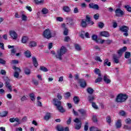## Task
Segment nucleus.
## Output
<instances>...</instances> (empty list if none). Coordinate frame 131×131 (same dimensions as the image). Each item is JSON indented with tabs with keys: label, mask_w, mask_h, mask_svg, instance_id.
I'll use <instances>...</instances> for the list:
<instances>
[{
	"label": "nucleus",
	"mask_w": 131,
	"mask_h": 131,
	"mask_svg": "<svg viewBox=\"0 0 131 131\" xmlns=\"http://www.w3.org/2000/svg\"><path fill=\"white\" fill-rule=\"evenodd\" d=\"M85 35V32L83 31H81L80 36L81 38H84V35Z\"/></svg>",
	"instance_id": "obj_52"
},
{
	"label": "nucleus",
	"mask_w": 131,
	"mask_h": 131,
	"mask_svg": "<svg viewBox=\"0 0 131 131\" xmlns=\"http://www.w3.org/2000/svg\"><path fill=\"white\" fill-rule=\"evenodd\" d=\"M90 9H94L95 10H99V5L94 3H90L89 5Z\"/></svg>",
	"instance_id": "obj_13"
},
{
	"label": "nucleus",
	"mask_w": 131,
	"mask_h": 131,
	"mask_svg": "<svg viewBox=\"0 0 131 131\" xmlns=\"http://www.w3.org/2000/svg\"><path fill=\"white\" fill-rule=\"evenodd\" d=\"M9 33H10V36H11L13 39H17V38H18V34H17V33H16V31H10L9 32Z\"/></svg>",
	"instance_id": "obj_10"
},
{
	"label": "nucleus",
	"mask_w": 131,
	"mask_h": 131,
	"mask_svg": "<svg viewBox=\"0 0 131 131\" xmlns=\"http://www.w3.org/2000/svg\"><path fill=\"white\" fill-rule=\"evenodd\" d=\"M19 73L14 72L13 76L15 78H18V77H19Z\"/></svg>",
	"instance_id": "obj_60"
},
{
	"label": "nucleus",
	"mask_w": 131,
	"mask_h": 131,
	"mask_svg": "<svg viewBox=\"0 0 131 131\" xmlns=\"http://www.w3.org/2000/svg\"><path fill=\"white\" fill-rule=\"evenodd\" d=\"M70 97H71V94H70V92H67L64 94V97L66 100H68Z\"/></svg>",
	"instance_id": "obj_25"
},
{
	"label": "nucleus",
	"mask_w": 131,
	"mask_h": 131,
	"mask_svg": "<svg viewBox=\"0 0 131 131\" xmlns=\"http://www.w3.org/2000/svg\"><path fill=\"white\" fill-rule=\"evenodd\" d=\"M8 115V112L7 111H3L2 113H0V116L1 117H6Z\"/></svg>",
	"instance_id": "obj_33"
},
{
	"label": "nucleus",
	"mask_w": 131,
	"mask_h": 131,
	"mask_svg": "<svg viewBox=\"0 0 131 131\" xmlns=\"http://www.w3.org/2000/svg\"><path fill=\"white\" fill-rule=\"evenodd\" d=\"M63 11L66 13H70L71 12V9L67 6H65L63 7Z\"/></svg>",
	"instance_id": "obj_18"
},
{
	"label": "nucleus",
	"mask_w": 131,
	"mask_h": 131,
	"mask_svg": "<svg viewBox=\"0 0 131 131\" xmlns=\"http://www.w3.org/2000/svg\"><path fill=\"white\" fill-rule=\"evenodd\" d=\"M75 48L77 51H81V47L78 44H75Z\"/></svg>",
	"instance_id": "obj_45"
},
{
	"label": "nucleus",
	"mask_w": 131,
	"mask_h": 131,
	"mask_svg": "<svg viewBox=\"0 0 131 131\" xmlns=\"http://www.w3.org/2000/svg\"><path fill=\"white\" fill-rule=\"evenodd\" d=\"M86 92L90 95H93V94H94V89H93L92 88L89 87L87 88Z\"/></svg>",
	"instance_id": "obj_24"
},
{
	"label": "nucleus",
	"mask_w": 131,
	"mask_h": 131,
	"mask_svg": "<svg viewBox=\"0 0 131 131\" xmlns=\"http://www.w3.org/2000/svg\"><path fill=\"white\" fill-rule=\"evenodd\" d=\"M12 69H14V70H15V72H16V73H20V72H21L20 68L16 67V66L13 67Z\"/></svg>",
	"instance_id": "obj_31"
},
{
	"label": "nucleus",
	"mask_w": 131,
	"mask_h": 131,
	"mask_svg": "<svg viewBox=\"0 0 131 131\" xmlns=\"http://www.w3.org/2000/svg\"><path fill=\"white\" fill-rule=\"evenodd\" d=\"M67 22L68 25L70 26H74V22H73V19L71 17H67Z\"/></svg>",
	"instance_id": "obj_11"
},
{
	"label": "nucleus",
	"mask_w": 131,
	"mask_h": 131,
	"mask_svg": "<svg viewBox=\"0 0 131 131\" xmlns=\"http://www.w3.org/2000/svg\"><path fill=\"white\" fill-rule=\"evenodd\" d=\"M21 20L23 21H25V22H26V21H27V16L24 14H23L21 15Z\"/></svg>",
	"instance_id": "obj_40"
},
{
	"label": "nucleus",
	"mask_w": 131,
	"mask_h": 131,
	"mask_svg": "<svg viewBox=\"0 0 131 131\" xmlns=\"http://www.w3.org/2000/svg\"><path fill=\"white\" fill-rule=\"evenodd\" d=\"M94 60H95V61H97V62H102L103 61L102 60V59H101V57H100V56H96L94 58Z\"/></svg>",
	"instance_id": "obj_49"
},
{
	"label": "nucleus",
	"mask_w": 131,
	"mask_h": 131,
	"mask_svg": "<svg viewBox=\"0 0 131 131\" xmlns=\"http://www.w3.org/2000/svg\"><path fill=\"white\" fill-rule=\"evenodd\" d=\"M103 80L105 83L108 84L111 82V80L108 78V76L107 75H105L103 77Z\"/></svg>",
	"instance_id": "obj_15"
},
{
	"label": "nucleus",
	"mask_w": 131,
	"mask_h": 131,
	"mask_svg": "<svg viewBox=\"0 0 131 131\" xmlns=\"http://www.w3.org/2000/svg\"><path fill=\"white\" fill-rule=\"evenodd\" d=\"M79 10H78V8L76 7L74 8V13L75 14H77V13H79Z\"/></svg>",
	"instance_id": "obj_61"
},
{
	"label": "nucleus",
	"mask_w": 131,
	"mask_h": 131,
	"mask_svg": "<svg viewBox=\"0 0 131 131\" xmlns=\"http://www.w3.org/2000/svg\"><path fill=\"white\" fill-rule=\"evenodd\" d=\"M80 86L81 88H82V89H84L86 86V82L83 79H79L78 81Z\"/></svg>",
	"instance_id": "obj_12"
},
{
	"label": "nucleus",
	"mask_w": 131,
	"mask_h": 131,
	"mask_svg": "<svg viewBox=\"0 0 131 131\" xmlns=\"http://www.w3.org/2000/svg\"><path fill=\"white\" fill-rule=\"evenodd\" d=\"M40 70L43 71L44 72H47V71H48V69L45 67H40Z\"/></svg>",
	"instance_id": "obj_50"
},
{
	"label": "nucleus",
	"mask_w": 131,
	"mask_h": 131,
	"mask_svg": "<svg viewBox=\"0 0 131 131\" xmlns=\"http://www.w3.org/2000/svg\"><path fill=\"white\" fill-rule=\"evenodd\" d=\"M28 96L27 95H24L21 98L20 100L21 102H24V101H26V100H28L27 98Z\"/></svg>",
	"instance_id": "obj_42"
},
{
	"label": "nucleus",
	"mask_w": 131,
	"mask_h": 131,
	"mask_svg": "<svg viewBox=\"0 0 131 131\" xmlns=\"http://www.w3.org/2000/svg\"><path fill=\"white\" fill-rule=\"evenodd\" d=\"M34 2L36 5H43L45 3V0H34Z\"/></svg>",
	"instance_id": "obj_20"
},
{
	"label": "nucleus",
	"mask_w": 131,
	"mask_h": 131,
	"mask_svg": "<svg viewBox=\"0 0 131 131\" xmlns=\"http://www.w3.org/2000/svg\"><path fill=\"white\" fill-rule=\"evenodd\" d=\"M3 80L5 81V86L8 89L9 92H12L13 90L12 89V85L10 83V79L7 77H4Z\"/></svg>",
	"instance_id": "obj_5"
},
{
	"label": "nucleus",
	"mask_w": 131,
	"mask_h": 131,
	"mask_svg": "<svg viewBox=\"0 0 131 131\" xmlns=\"http://www.w3.org/2000/svg\"><path fill=\"white\" fill-rule=\"evenodd\" d=\"M30 98L31 101H35V97L34 96V94L31 93L30 95Z\"/></svg>",
	"instance_id": "obj_47"
},
{
	"label": "nucleus",
	"mask_w": 131,
	"mask_h": 131,
	"mask_svg": "<svg viewBox=\"0 0 131 131\" xmlns=\"http://www.w3.org/2000/svg\"><path fill=\"white\" fill-rule=\"evenodd\" d=\"M92 120L93 122H98V119H97V117L96 116H93Z\"/></svg>",
	"instance_id": "obj_57"
},
{
	"label": "nucleus",
	"mask_w": 131,
	"mask_h": 131,
	"mask_svg": "<svg viewBox=\"0 0 131 131\" xmlns=\"http://www.w3.org/2000/svg\"><path fill=\"white\" fill-rule=\"evenodd\" d=\"M63 34L64 35H67L68 34V30L67 29V28L64 29V30L63 31Z\"/></svg>",
	"instance_id": "obj_63"
},
{
	"label": "nucleus",
	"mask_w": 131,
	"mask_h": 131,
	"mask_svg": "<svg viewBox=\"0 0 131 131\" xmlns=\"http://www.w3.org/2000/svg\"><path fill=\"white\" fill-rule=\"evenodd\" d=\"M115 13L117 17H122L124 15V12L120 8H117L115 10Z\"/></svg>",
	"instance_id": "obj_9"
},
{
	"label": "nucleus",
	"mask_w": 131,
	"mask_h": 131,
	"mask_svg": "<svg viewBox=\"0 0 131 131\" xmlns=\"http://www.w3.org/2000/svg\"><path fill=\"white\" fill-rule=\"evenodd\" d=\"M119 114L120 116H123V117L126 116V113L124 111H120L119 112Z\"/></svg>",
	"instance_id": "obj_44"
},
{
	"label": "nucleus",
	"mask_w": 131,
	"mask_h": 131,
	"mask_svg": "<svg viewBox=\"0 0 131 131\" xmlns=\"http://www.w3.org/2000/svg\"><path fill=\"white\" fill-rule=\"evenodd\" d=\"M32 61L34 66H35V67H37V66H38V63L37 62V60L35 57L34 56L32 57Z\"/></svg>",
	"instance_id": "obj_19"
},
{
	"label": "nucleus",
	"mask_w": 131,
	"mask_h": 131,
	"mask_svg": "<svg viewBox=\"0 0 131 131\" xmlns=\"http://www.w3.org/2000/svg\"><path fill=\"white\" fill-rule=\"evenodd\" d=\"M94 72L96 74H97L98 76H101L102 75V74H101V72H100V70L99 69H95L94 70Z\"/></svg>",
	"instance_id": "obj_34"
},
{
	"label": "nucleus",
	"mask_w": 131,
	"mask_h": 131,
	"mask_svg": "<svg viewBox=\"0 0 131 131\" xmlns=\"http://www.w3.org/2000/svg\"><path fill=\"white\" fill-rule=\"evenodd\" d=\"M125 9H126V10L128 11V12H131V7H129V6H125Z\"/></svg>",
	"instance_id": "obj_55"
},
{
	"label": "nucleus",
	"mask_w": 131,
	"mask_h": 131,
	"mask_svg": "<svg viewBox=\"0 0 131 131\" xmlns=\"http://www.w3.org/2000/svg\"><path fill=\"white\" fill-rule=\"evenodd\" d=\"M115 125L117 128H120L121 127V120H118Z\"/></svg>",
	"instance_id": "obj_21"
},
{
	"label": "nucleus",
	"mask_w": 131,
	"mask_h": 131,
	"mask_svg": "<svg viewBox=\"0 0 131 131\" xmlns=\"http://www.w3.org/2000/svg\"><path fill=\"white\" fill-rule=\"evenodd\" d=\"M88 101L90 103H93L95 100V96L93 95H89L88 98Z\"/></svg>",
	"instance_id": "obj_16"
},
{
	"label": "nucleus",
	"mask_w": 131,
	"mask_h": 131,
	"mask_svg": "<svg viewBox=\"0 0 131 131\" xmlns=\"http://www.w3.org/2000/svg\"><path fill=\"white\" fill-rule=\"evenodd\" d=\"M64 41H70V37L69 36L65 37Z\"/></svg>",
	"instance_id": "obj_64"
},
{
	"label": "nucleus",
	"mask_w": 131,
	"mask_h": 131,
	"mask_svg": "<svg viewBox=\"0 0 131 131\" xmlns=\"http://www.w3.org/2000/svg\"><path fill=\"white\" fill-rule=\"evenodd\" d=\"M43 36L45 37V38H51L52 37V33H51V30L49 29H47L43 32Z\"/></svg>",
	"instance_id": "obj_8"
},
{
	"label": "nucleus",
	"mask_w": 131,
	"mask_h": 131,
	"mask_svg": "<svg viewBox=\"0 0 131 131\" xmlns=\"http://www.w3.org/2000/svg\"><path fill=\"white\" fill-rule=\"evenodd\" d=\"M101 36H104V37H109L110 36V34L107 31H102L100 33Z\"/></svg>",
	"instance_id": "obj_14"
},
{
	"label": "nucleus",
	"mask_w": 131,
	"mask_h": 131,
	"mask_svg": "<svg viewBox=\"0 0 131 131\" xmlns=\"http://www.w3.org/2000/svg\"><path fill=\"white\" fill-rule=\"evenodd\" d=\"M126 50H127V48H126V47H124L118 51V55L116 54L113 55V61L114 63H116V64L119 63V58L122 56V53H124Z\"/></svg>",
	"instance_id": "obj_1"
},
{
	"label": "nucleus",
	"mask_w": 131,
	"mask_h": 131,
	"mask_svg": "<svg viewBox=\"0 0 131 131\" xmlns=\"http://www.w3.org/2000/svg\"><path fill=\"white\" fill-rule=\"evenodd\" d=\"M25 56L27 58H30L31 57V53H30V51L29 50H27L25 52Z\"/></svg>",
	"instance_id": "obj_29"
},
{
	"label": "nucleus",
	"mask_w": 131,
	"mask_h": 131,
	"mask_svg": "<svg viewBox=\"0 0 131 131\" xmlns=\"http://www.w3.org/2000/svg\"><path fill=\"white\" fill-rule=\"evenodd\" d=\"M98 27L99 28H103L104 27V23L102 22H99L98 23Z\"/></svg>",
	"instance_id": "obj_58"
},
{
	"label": "nucleus",
	"mask_w": 131,
	"mask_h": 131,
	"mask_svg": "<svg viewBox=\"0 0 131 131\" xmlns=\"http://www.w3.org/2000/svg\"><path fill=\"white\" fill-rule=\"evenodd\" d=\"M56 129L58 131H64V127L61 125H58L56 127Z\"/></svg>",
	"instance_id": "obj_32"
},
{
	"label": "nucleus",
	"mask_w": 131,
	"mask_h": 131,
	"mask_svg": "<svg viewBox=\"0 0 131 131\" xmlns=\"http://www.w3.org/2000/svg\"><path fill=\"white\" fill-rule=\"evenodd\" d=\"M125 122L126 124H131V119L128 118L125 120Z\"/></svg>",
	"instance_id": "obj_48"
},
{
	"label": "nucleus",
	"mask_w": 131,
	"mask_h": 131,
	"mask_svg": "<svg viewBox=\"0 0 131 131\" xmlns=\"http://www.w3.org/2000/svg\"><path fill=\"white\" fill-rule=\"evenodd\" d=\"M24 72L25 73V74L27 75H29L30 74V70L27 68H26L24 70Z\"/></svg>",
	"instance_id": "obj_41"
},
{
	"label": "nucleus",
	"mask_w": 131,
	"mask_h": 131,
	"mask_svg": "<svg viewBox=\"0 0 131 131\" xmlns=\"http://www.w3.org/2000/svg\"><path fill=\"white\" fill-rule=\"evenodd\" d=\"M50 118H51V113H47L44 117V119L47 121V120H49Z\"/></svg>",
	"instance_id": "obj_27"
},
{
	"label": "nucleus",
	"mask_w": 131,
	"mask_h": 131,
	"mask_svg": "<svg viewBox=\"0 0 131 131\" xmlns=\"http://www.w3.org/2000/svg\"><path fill=\"white\" fill-rule=\"evenodd\" d=\"M74 122L76 123L75 127V129H77V130H79V129L81 128V124H82L81 121L78 118H76L74 120Z\"/></svg>",
	"instance_id": "obj_7"
},
{
	"label": "nucleus",
	"mask_w": 131,
	"mask_h": 131,
	"mask_svg": "<svg viewBox=\"0 0 131 131\" xmlns=\"http://www.w3.org/2000/svg\"><path fill=\"white\" fill-rule=\"evenodd\" d=\"M67 52V49L65 47L62 46L60 50H58L57 51V54L55 55V57L58 60H62V56L65 54Z\"/></svg>",
	"instance_id": "obj_3"
},
{
	"label": "nucleus",
	"mask_w": 131,
	"mask_h": 131,
	"mask_svg": "<svg viewBox=\"0 0 131 131\" xmlns=\"http://www.w3.org/2000/svg\"><path fill=\"white\" fill-rule=\"evenodd\" d=\"M78 111L81 114L82 116H85L86 115V112L83 109L78 110Z\"/></svg>",
	"instance_id": "obj_23"
},
{
	"label": "nucleus",
	"mask_w": 131,
	"mask_h": 131,
	"mask_svg": "<svg viewBox=\"0 0 131 131\" xmlns=\"http://www.w3.org/2000/svg\"><path fill=\"white\" fill-rule=\"evenodd\" d=\"M37 43L35 41H31L29 44V47L30 48H33L34 47H36Z\"/></svg>",
	"instance_id": "obj_17"
},
{
	"label": "nucleus",
	"mask_w": 131,
	"mask_h": 131,
	"mask_svg": "<svg viewBox=\"0 0 131 131\" xmlns=\"http://www.w3.org/2000/svg\"><path fill=\"white\" fill-rule=\"evenodd\" d=\"M120 31H121V32H124V35L125 36H127L128 35V30H129V28L126 26H122L119 28Z\"/></svg>",
	"instance_id": "obj_6"
},
{
	"label": "nucleus",
	"mask_w": 131,
	"mask_h": 131,
	"mask_svg": "<svg viewBox=\"0 0 131 131\" xmlns=\"http://www.w3.org/2000/svg\"><path fill=\"white\" fill-rule=\"evenodd\" d=\"M102 80H103V78L101 77V76H99L98 78L95 80V83H98V82H101Z\"/></svg>",
	"instance_id": "obj_39"
},
{
	"label": "nucleus",
	"mask_w": 131,
	"mask_h": 131,
	"mask_svg": "<svg viewBox=\"0 0 131 131\" xmlns=\"http://www.w3.org/2000/svg\"><path fill=\"white\" fill-rule=\"evenodd\" d=\"M112 40H110V39H107V40H105V43L106 45H110L111 43H112Z\"/></svg>",
	"instance_id": "obj_59"
},
{
	"label": "nucleus",
	"mask_w": 131,
	"mask_h": 131,
	"mask_svg": "<svg viewBox=\"0 0 131 131\" xmlns=\"http://www.w3.org/2000/svg\"><path fill=\"white\" fill-rule=\"evenodd\" d=\"M125 58L126 59H128L130 58V53L128 52H126L125 53Z\"/></svg>",
	"instance_id": "obj_46"
},
{
	"label": "nucleus",
	"mask_w": 131,
	"mask_h": 131,
	"mask_svg": "<svg viewBox=\"0 0 131 131\" xmlns=\"http://www.w3.org/2000/svg\"><path fill=\"white\" fill-rule=\"evenodd\" d=\"M92 106L93 108H94V109H99V107H98V105L96 104V102H92L91 103Z\"/></svg>",
	"instance_id": "obj_51"
},
{
	"label": "nucleus",
	"mask_w": 131,
	"mask_h": 131,
	"mask_svg": "<svg viewBox=\"0 0 131 131\" xmlns=\"http://www.w3.org/2000/svg\"><path fill=\"white\" fill-rule=\"evenodd\" d=\"M73 101L75 103V104H78L79 103V101H80V99H79V97L78 96H75L73 98Z\"/></svg>",
	"instance_id": "obj_22"
},
{
	"label": "nucleus",
	"mask_w": 131,
	"mask_h": 131,
	"mask_svg": "<svg viewBox=\"0 0 131 131\" xmlns=\"http://www.w3.org/2000/svg\"><path fill=\"white\" fill-rule=\"evenodd\" d=\"M41 12L43 15H46V14L49 13V10L46 8H44L42 9Z\"/></svg>",
	"instance_id": "obj_35"
},
{
	"label": "nucleus",
	"mask_w": 131,
	"mask_h": 131,
	"mask_svg": "<svg viewBox=\"0 0 131 131\" xmlns=\"http://www.w3.org/2000/svg\"><path fill=\"white\" fill-rule=\"evenodd\" d=\"M99 17H100V14H99V13H97L94 15V18L95 20H98Z\"/></svg>",
	"instance_id": "obj_54"
},
{
	"label": "nucleus",
	"mask_w": 131,
	"mask_h": 131,
	"mask_svg": "<svg viewBox=\"0 0 131 131\" xmlns=\"http://www.w3.org/2000/svg\"><path fill=\"white\" fill-rule=\"evenodd\" d=\"M27 41H28V37H27V36L23 37L21 39V42H23V43H26Z\"/></svg>",
	"instance_id": "obj_28"
},
{
	"label": "nucleus",
	"mask_w": 131,
	"mask_h": 131,
	"mask_svg": "<svg viewBox=\"0 0 131 131\" xmlns=\"http://www.w3.org/2000/svg\"><path fill=\"white\" fill-rule=\"evenodd\" d=\"M53 104L59 112H61V113H64V112H65V110L63 106L61 105V101L59 100L57 98H54L53 99Z\"/></svg>",
	"instance_id": "obj_2"
},
{
	"label": "nucleus",
	"mask_w": 131,
	"mask_h": 131,
	"mask_svg": "<svg viewBox=\"0 0 131 131\" xmlns=\"http://www.w3.org/2000/svg\"><path fill=\"white\" fill-rule=\"evenodd\" d=\"M84 129L85 131H88L89 129V123L88 122L85 123V124L84 127Z\"/></svg>",
	"instance_id": "obj_53"
},
{
	"label": "nucleus",
	"mask_w": 131,
	"mask_h": 131,
	"mask_svg": "<svg viewBox=\"0 0 131 131\" xmlns=\"http://www.w3.org/2000/svg\"><path fill=\"white\" fill-rule=\"evenodd\" d=\"M21 121L22 122H26L27 121V117L26 116L23 117Z\"/></svg>",
	"instance_id": "obj_62"
},
{
	"label": "nucleus",
	"mask_w": 131,
	"mask_h": 131,
	"mask_svg": "<svg viewBox=\"0 0 131 131\" xmlns=\"http://www.w3.org/2000/svg\"><path fill=\"white\" fill-rule=\"evenodd\" d=\"M85 21H86V22H88L89 24L91 23L92 25H93V24H94V22H93L91 20V17H90V16H89V15L86 16V20Z\"/></svg>",
	"instance_id": "obj_30"
},
{
	"label": "nucleus",
	"mask_w": 131,
	"mask_h": 131,
	"mask_svg": "<svg viewBox=\"0 0 131 131\" xmlns=\"http://www.w3.org/2000/svg\"><path fill=\"white\" fill-rule=\"evenodd\" d=\"M57 98L58 99V100H62V95H61V93H57Z\"/></svg>",
	"instance_id": "obj_56"
},
{
	"label": "nucleus",
	"mask_w": 131,
	"mask_h": 131,
	"mask_svg": "<svg viewBox=\"0 0 131 131\" xmlns=\"http://www.w3.org/2000/svg\"><path fill=\"white\" fill-rule=\"evenodd\" d=\"M81 24L82 27L83 28L86 27L87 24H86V21L85 20V19H82Z\"/></svg>",
	"instance_id": "obj_37"
},
{
	"label": "nucleus",
	"mask_w": 131,
	"mask_h": 131,
	"mask_svg": "<svg viewBox=\"0 0 131 131\" xmlns=\"http://www.w3.org/2000/svg\"><path fill=\"white\" fill-rule=\"evenodd\" d=\"M123 129H127V130H131V126H129L128 125H124Z\"/></svg>",
	"instance_id": "obj_43"
},
{
	"label": "nucleus",
	"mask_w": 131,
	"mask_h": 131,
	"mask_svg": "<svg viewBox=\"0 0 131 131\" xmlns=\"http://www.w3.org/2000/svg\"><path fill=\"white\" fill-rule=\"evenodd\" d=\"M127 98H128V96L126 95L120 94L117 96L116 100L118 103H122V102H125Z\"/></svg>",
	"instance_id": "obj_4"
},
{
	"label": "nucleus",
	"mask_w": 131,
	"mask_h": 131,
	"mask_svg": "<svg viewBox=\"0 0 131 131\" xmlns=\"http://www.w3.org/2000/svg\"><path fill=\"white\" fill-rule=\"evenodd\" d=\"M103 65L104 66H111V62L108 61V59H106L104 61Z\"/></svg>",
	"instance_id": "obj_26"
},
{
	"label": "nucleus",
	"mask_w": 131,
	"mask_h": 131,
	"mask_svg": "<svg viewBox=\"0 0 131 131\" xmlns=\"http://www.w3.org/2000/svg\"><path fill=\"white\" fill-rule=\"evenodd\" d=\"M106 122L108 124H111V117L110 116H107L106 118Z\"/></svg>",
	"instance_id": "obj_38"
},
{
	"label": "nucleus",
	"mask_w": 131,
	"mask_h": 131,
	"mask_svg": "<svg viewBox=\"0 0 131 131\" xmlns=\"http://www.w3.org/2000/svg\"><path fill=\"white\" fill-rule=\"evenodd\" d=\"M92 38L93 40H95L96 42H99V40H98V36L96 35H93L92 36Z\"/></svg>",
	"instance_id": "obj_36"
}]
</instances>
